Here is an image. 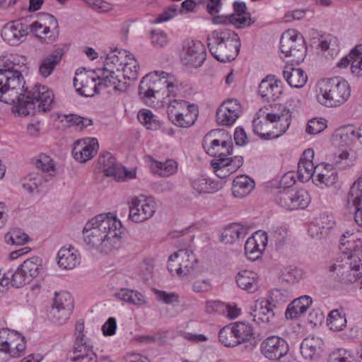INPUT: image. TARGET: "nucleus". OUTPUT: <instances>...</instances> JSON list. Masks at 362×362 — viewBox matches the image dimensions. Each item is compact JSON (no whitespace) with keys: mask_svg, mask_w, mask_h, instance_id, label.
Segmentation results:
<instances>
[{"mask_svg":"<svg viewBox=\"0 0 362 362\" xmlns=\"http://www.w3.org/2000/svg\"><path fill=\"white\" fill-rule=\"evenodd\" d=\"M26 69L25 65L12 63H6L0 69V100L15 104V111L20 115L49 111L54 102L53 91L38 84L30 89H24L25 81L23 73Z\"/></svg>","mask_w":362,"mask_h":362,"instance_id":"nucleus-1","label":"nucleus"},{"mask_svg":"<svg viewBox=\"0 0 362 362\" xmlns=\"http://www.w3.org/2000/svg\"><path fill=\"white\" fill-rule=\"evenodd\" d=\"M122 223L110 214H99L87 222L83 230V240L90 249L107 253L118 247Z\"/></svg>","mask_w":362,"mask_h":362,"instance_id":"nucleus-2","label":"nucleus"},{"mask_svg":"<svg viewBox=\"0 0 362 362\" xmlns=\"http://www.w3.org/2000/svg\"><path fill=\"white\" fill-rule=\"evenodd\" d=\"M207 40L211 54L221 62L233 61L239 54L241 45L240 38L230 29L216 30Z\"/></svg>","mask_w":362,"mask_h":362,"instance_id":"nucleus-3","label":"nucleus"},{"mask_svg":"<svg viewBox=\"0 0 362 362\" xmlns=\"http://www.w3.org/2000/svg\"><path fill=\"white\" fill-rule=\"evenodd\" d=\"M317 100L327 107H338L344 104L351 95L348 82L339 78H324L317 84Z\"/></svg>","mask_w":362,"mask_h":362,"instance_id":"nucleus-4","label":"nucleus"},{"mask_svg":"<svg viewBox=\"0 0 362 362\" xmlns=\"http://www.w3.org/2000/svg\"><path fill=\"white\" fill-rule=\"evenodd\" d=\"M292 294L285 288H275L270 292L269 298L256 303L254 310V320L258 323H271L274 319V309L284 305L291 300Z\"/></svg>","mask_w":362,"mask_h":362,"instance_id":"nucleus-5","label":"nucleus"},{"mask_svg":"<svg viewBox=\"0 0 362 362\" xmlns=\"http://www.w3.org/2000/svg\"><path fill=\"white\" fill-rule=\"evenodd\" d=\"M280 49L288 63L296 64L304 60L307 51L303 37L295 30H288L281 35Z\"/></svg>","mask_w":362,"mask_h":362,"instance_id":"nucleus-6","label":"nucleus"},{"mask_svg":"<svg viewBox=\"0 0 362 362\" xmlns=\"http://www.w3.org/2000/svg\"><path fill=\"white\" fill-rule=\"evenodd\" d=\"M165 76L161 71H155L143 77L139 86V98L148 106H155L160 93L164 94Z\"/></svg>","mask_w":362,"mask_h":362,"instance_id":"nucleus-7","label":"nucleus"},{"mask_svg":"<svg viewBox=\"0 0 362 362\" xmlns=\"http://www.w3.org/2000/svg\"><path fill=\"white\" fill-rule=\"evenodd\" d=\"M342 254L335 259L330 262L328 269L330 276L336 281L344 284L356 281L359 277V272L356 270L351 259L348 255L344 247L341 245Z\"/></svg>","mask_w":362,"mask_h":362,"instance_id":"nucleus-8","label":"nucleus"},{"mask_svg":"<svg viewBox=\"0 0 362 362\" xmlns=\"http://www.w3.org/2000/svg\"><path fill=\"white\" fill-rule=\"evenodd\" d=\"M98 70L86 71L84 68L78 69L74 78V86L76 91L82 96L91 97L98 93L102 89L100 80H98Z\"/></svg>","mask_w":362,"mask_h":362,"instance_id":"nucleus-9","label":"nucleus"},{"mask_svg":"<svg viewBox=\"0 0 362 362\" xmlns=\"http://www.w3.org/2000/svg\"><path fill=\"white\" fill-rule=\"evenodd\" d=\"M45 24L35 21L30 25V33H33L42 42H54L59 34V24L56 18L49 13H40Z\"/></svg>","mask_w":362,"mask_h":362,"instance_id":"nucleus-10","label":"nucleus"},{"mask_svg":"<svg viewBox=\"0 0 362 362\" xmlns=\"http://www.w3.org/2000/svg\"><path fill=\"white\" fill-rule=\"evenodd\" d=\"M197 259L192 252L187 250H179L168 258V269L174 272L180 277L191 274L194 269Z\"/></svg>","mask_w":362,"mask_h":362,"instance_id":"nucleus-11","label":"nucleus"},{"mask_svg":"<svg viewBox=\"0 0 362 362\" xmlns=\"http://www.w3.org/2000/svg\"><path fill=\"white\" fill-rule=\"evenodd\" d=\"M276 202L288 210H295L306 208L310 204V198L308 192L304 189L296 190L288 187L278 192Z\"/></svg>","mask_w":362,"mask_h":362,"instance_id":"nucleus-12","label":"nucleus"},{"mask_svg":"<svg viewBox=\"0 0 362 362\" xmlns=\"http://www.w3.org/2000/svg\"><path fill=\"white\" fill-rule=\"evenodd\" d=\"M74 309V300L69 293H55L49 318L54 323L62 325L69 318Z\"/></svg>","mask_w":362,"mask_h":362,"instance_id":"nucleus-13","label":"nucleus"},{"mask_svg":"<svg viewBox=\"0 0 362 362\" xmlns=\"http://www.w3.org/2000/svg\"><path fill=\"white\" fill-rule=\"evenodd\" d=\"M26 347L25 337L18 332L8 329H0V350L13 357H20Z\"/></svg>","mask_w":362,"mask_h":362,"instance_id":"nucleus-14","label":"nucleus"},{"mask_svg":"<svg viewBox=\"0 0 362 362\" xmlns=\"http://www.w3.org/2000/svg\"><path fill=\"white\" fill-rule=\"evenodd\" d=\"M156 203L150 198L134 197L129 206V219L135 223H141L151 218L156 212Z\"/></svg>","mask_w":362,"mask_h":362,"instance_id":"nucleus-15","label":"nucleus"},{"mask_svg":"<svg viewBox=\"0 0 362 362\" xmlns=\"http://www.w3.org/2000/svg\"><path fill=\"white\" fill-rule=\"evenodd\" d=\"M30 32V25L21 20L13 21L4 25L1 35L8 44L16 46L25 41Z\"/></svg>","mask_w":362,"mask_h":362,"instance_id":"nucleus-16","label":"nucleus"},{"mask_svg":"<svg viewBox=\"0 0 362 362\" xmlns=\"http://www.w3.org/2000/svg\"><path fill=\"white\" fill-rule=\"evenodd\" d=\"M342 235L340 245L345 248L348 255L351 259L356 270L359 272V277H362V241L353 233H346Z\"/></svg>","mask_w":362,"mask_h":362,"instance_id":"nucleus-17","label":"nucleus"},{"mask_svg":"<svg viewBox=\"0 0 362 362\" xmlns=\"http://www.w3.org/2000/svg\"><path fill=\"white\" fill-rule=\"evenodd\" d=\"M288 349L286 341L275 335L267 337L260 344L261 353L270 360H276L284 356Z\"/></svg>","mask_w":362,"mask_h":362,"instance_id":"nucleus-18","label":"nucleus"},{"mask_svg":"<svg viewBox=\"0 0 362 362\" xmlns=\"http://www.w3.org/2000/svg\"><path fill=\"white\" fill-rule=\"evenodd\" d=\"M206 58L205 48L200 41L187 42L183 46L181 60L187 66H200Z\"/></svg>","mask_w":362,"mask_h":362,"instance_id":"nucleus-19","label":"nucleus"},{"mask_svg":"<svg viewBox=\"0 0 362 362\" xmlns=\"http://www.w3.org/2000/svg\"><path fill=\"white\" fill-rule=\"evenodd\" d=\"M240 112V103L237 100H228L216 110V122L219 125L231 126L239 117Z\"/></svg>","mask_w":362,"mask_h":362,"instance_id":"nucleus-20","label":"nucleus"},{"mask_svg":"<svg viewBox=\"0 0 362 362\" xmlns=\"http://www.w3.org/2000/svg\"><path fill=\"white\" fill-rule=\"evenodd\" d=\"M98 149V140L95 138H86L75 143L72 154L76 160L84 163L92 158Z\"/></svg>","mask_w":362,"mask_h":362,"instance_id":"nucleus-21","label":"nucleus"},{"mask_svg":"<svg viewBox=\"0 0 362 362\" xmlns=\"http://www.w3.org/2000/svg\"><path fill=\"white\" fill-rule=\"evenodd\" d=\"M258 93L264 100L275 101L282 93L281 81L276 79L274 76H267L262 80Z\"/></svg>","mask_w":362,"mask_h":362,"instance_id":"nucleus-22","label":"nucleus"},{"mask_svg":"<svg viewBox=\"0 0 362 362\" xmlns=\"http://www.w3.org/2000/svg\"><path fill=\"white\" fill-rule=\"evenodd\" d=\"M98 164L106 176L112 177L117 180L124 178L125 168L118 164L115 158L110 153L107 152L102 156H100Z\"/></svg>","mask_w":362,"mask_h":362,"instance_id":"nucleus-23","label":"nucleus"},{"mask_svg":"<svg viewBox=\"0 0 362 362\" xmlns=\"http://www.w3.org/2000/svg\"><path fill=\"white\" fill-rule=\"evenodd\" d=\"M98 80H100L102 88L112 87L115 90L124 91L127 89V85L122 78L121 71H114L113 73L105 69H98Z\"/></svg>","mask_w":362,"mask_h":362,"instance_id":"nucleus-24","label":"nucleus"},{"mask_svg":"<svg viewBox=\"0 0 362 362\" xmlns=\"http://www.w3.org/2000/svg\"><path fill=\"white\" fill-rule=\"evenodd\" d=\"M314 151L312 148H308L304 151L298 165V173L299 179L308 180L312 177L319 168V165L315 166L313 160L314 158Z\"/></svg>","mask_w":362,"mask_h":362,"instance_id":"nucleus-25","label":"nucleus"},{"mask_svg":"<svg viewBox=\"0 0 362 362\" xmlns=\"http://www.w3.org/2000/svg\"><path fill=\"white\" fill-rule=\"evenodd\" d=\"M267 238L264 234H257L249 238L245 245V252L249 259L255 261L264 250Z\"/></svg>","mask_w":362,"mask_h":362,"instance_id":"nucleus-26","label":"nucleus"},{"mask_svg":"<svg viewBox=\"0 0 362 362\" xmlns=\"http://www.w3.org/2000/svg\"><path fill=\"white\" fill-rule=\"evenodd\" d=\"M312 302V298L308 296H303L294 299L286 310V318L291 320L298 318L307 311Z\"/></svg>","mask_w":362,"mask_h":362,"instance_id":"nucleus-27","label":"nucleus"},{"mask_svg":"<svg viewBox=\"0 0 362 362\" xmlns=\"http://www.w3.org/2000/svg\"><path fill=\"white\" fill-rule=\"evenodd\" d=\"M239 288L247 291L255 293L259 288V276L257 273L250 270H242L235 277Z\"/></svg>","mask_w":362,"mask_h":362,"instance_id":"nucleus-28","label":"nucleus"},{"mask_svg":"<svg viewBox=\"0 0 362 362\" xmlns=\"http://www.w3.org/2000/svg\"><path fill=\"white\" fill-rule=\"evenodd\" d=\"M322 344L320 337L308 336L300 344V353L305 359L313 360L319 357Z\"/></svg>","mask_w":362,"mask_h":362,"instance_id":"nucleus-29","label":"nucleus"},{"mask_svg":"<svg viewBox=\"0 0 362 362\" xmlns=\"http://www.w3.org/2000/svg\"><path fill=\"white\" fill-rule=\"evenodd\" d=\"M129 52L125 49H115L111 51L106 57L103 69L113 73L114 71H121L125 62L128 59Z\"/></svg>","mask_w":362,"mask_h":362,"instance_id":"nucleus-30","label":"nucleus"},{"mask_svg":"<svg viewBox=\"0 0 362 362\" xmlns=\"http://www.w3.org/2000/svg\"><path fill=\"white\" fill-rule=\"evenodd\" d=\"M58 264L64 269H73L80 262L77 251L71 246L62 247L57 254Z\"/></svg>","mask_w":362,"mask_h":362,"instance_id":"nucleus-31","label":"nucleus"},{"mask_svg":"<svg viewBox=\"0 0 362 362\" xmlns=\"http://www.w3.org/2000/svg\"><path fill=\"white\" fill-rule=\"evenodd\" d=\"M63 54L62 49H57L51 54L46 56L42 60L39 66L40 75L44 78L48 77L61 62Z\"/></svg>","mask_w":362,"mask_h":362,"instance_id":"nucleus-32","label":"nucleus"},{"mask_svg":"<svg viewBox=\"0 0 362 362\" xmlns=\"http://www.w3.org/2000/svg\"><path fill=\"white\" fill-rule=\"evenodd\" d=\"M255 187V182L245 175L237 176L233 182L232 192L235 197L243 198Z\"/></svg>","mask_w":362,"mask_h":362,"instance_id":"nucleus-33","label":"nucleus"},{"mask_svg":"<svg viewBox=\"0 0 362 362\" xmlns=\"http://www.w3.org/2000/svg\"><path fill=\"white\" fill-rule=\"evenodd\" d=\"M247 234L246 228L234 223L223 229L221 240L226 244H231L240 238H244Z\"/></svg>","mask_w":362,"mask_h":362,"instance_id":"nucleus-34","label":"nucleus"},{"mask_svg":"<svg viewBox=\"0 0 362 362\" xmlns=\"http://www.w3.org/2000/svg\"><path fill=\"white\" fill-rule=\"evenodd\" d=\"M283 75L288 83L293 88L303 87L308 79L306 74L301 69L287 68Z\"/></svg>","mask_w":362,"mask_h":362,"instance_id":"nucleus-35","label":"nucleus"},{"mask_svg":"<svg viewBox=\"0 0 362 362\" xmlns=\"http://www.w3.org/2000/svg\"><path fill=\"white\" fill-rule=\"evenodd\" d=\"M192 187L199 194L214 193L220 189L221 185L218 182L200 176L192 180Z\"/></svg>","mask_w":362,"mask_h":362,"instance_id":"nucleus-36","label":"nucleus"},{"mask_svg":"<svg viewBox=\"0 0 362 362\" xmlns=\"http://www.w3.org/2000/svg\"><path fill=\"white\" fill-rule=\"evenodd\" d=\"M74 356L71 358L72 362H98L97 355L93 350L92 345L74 346Z\"/></svg>","mask_w":362,"mask_h":362,"instance_id":"nucleus-37","label":"nucleus"},{"mask_svg":"<svg viewBox=\"0 0 362 362\" xmlns=\"http://www.w3.org/2000/svg\"><path fill=\"white\" fill-rule=\"evenodd\" d=\"M214 24H226L228 22L234 25L238 28H244L251 24L250 17L246 16H238L237 14H231L228 17H222L220 16H214L212 20Z\"/></svg>","mask_w":362,"mask_h":362,"instance_id":"nucleus-38","label":"nucleus"},{"mask_svg":"<svg viewBox=\"0 0 362 362\" xmlns=\"http://www.w3.org/2000/svg\"><path fill=\"white\" fill-rule=\"evenodd\" d=\"M138 69L139 64L136 59L129 54L128 59L125 60L121 69L122 78L124 80H136L138 78Z\"/></svg>","mask_w":362,"mask_h":362,"instance_id":"nucleus-39","label":"nucleus"},{"mask_svg":"<svg viewBox=\"0 0 362 362\" xmlns=\"http://www.w3.org/2000/svg\"><path fill=\"white\" fill-rule=\"evenodd\" d=\"M236 339L239 344L245 343L250 339L253 335V328L249 323L238 322L232 325Z\"/></svg>","mask_w":362,"mask_h":362,"instance_id":"nucleus-40","label":"nucleus"},{"mask_svg":"<svg viewBox=\"0 0 362 362\" xmlns=\"http://www.w3.org/2000/svg\"><path fill=\"white\" fill-rule=\"evenodd\" d=\"M42 259L35 256L25 260L21 264V267L29 276L31 280L38 276L42 269Z\"/></svg>","mask_w":362,"mask_h":362,"instance_id":"nucleus-41","label":"nucleus"},{"mask_svg":"<svg viewBox=\"0 0 362 362\" xmlns=\"http://www.w3.org/2000/svg\"><path fill=\"white\" fill-rule=\"evenodd\" d=\"M191 110L192 111H185L186 112L182 113V116L169 117V119L178 127H189L194 124L198 115L197 107H192Z\"/></svg>","mask_w":362,"mask_h":362,"instance_id":"nucleus-42","label":"nucleus"},{"mask_svg":"<svg viewBox=\"0 0 362 362\" xmlns=\"http://www.w3.org/2000/svg\"><path fill=\"white\" fill-rule=\"evenodd\" d=\"M192 107L197 106L194 104H188L185 100H173L170 102L168 107V117L182 116V113H185V111H192Z\"/></svg>","mask_w":362,"mask_h":362,"instance_id":"nucleus-43","label":"nucleus"},{"mask_svg":"<svg viewBox=\"0 0 362 362\" xmlns=\"http://www.w3.org/2000/svg\"><path fill=\"white\" fill-rule=\"evenodd\" d=\"M266 119L267 121H269L272 123L279 121L285 122V124H282V127H281V132H285L290 125L291 113L288 109H287L286 107H283L281 113H267L266 115Z\"/></svg>","mask_w":362,"mask_h":362,"instance_id":"nucleus-44","label":"nucleus"},{"mask_svg":"<svg viewBox=\"0 0 362 362\" xmlns=\"http://www.w3.org/2000/svg\"><path fill=\"white\" fill-rule=\"evenodd\" d=\"M327 321L330 329L334 331L342 330L346 325L345 315L339 312V310H332L328 315Z\"/></svg>","mask_w":362,"mask_h":362,"instance_id":"nucleus-45","label":"nucleus"},{"mask_svg":"<svg viewBox=\"0 0 362 362\" xmlns=\"http://www.w3.org/2000/svg\"><path fill=\"white\" fill-rule=\"evenodd\" d=\"M346 202L347 207L351 203L353 206L362 204V176L350 188Z\"/></svg>","mask_w":362,"mask_h":362,"instance_id":"nucleus-46","label":"nucleus"},{"mask_svg":"<svg viewBox=\"0 0 362 362\" xmlns=\"http://www.w3.org/2000/svg\"><path fill=\"white\" fill-rule=\"evenodd\" d=\"M219 341L226 346H235L239 344L232 325L223 327L218 333Z\"/></svg>","mask_w":362,"mask_h":362,"instance_id":"nucleus-47","label":"nucleus"},{"mask_svg":"<svg viewBox=\"0 0 362 362\" xmlns=\"http://www.w3.org/2000/svg\"><path fill=\"white\" fill-rule=\"evenodd\" d=\"M137 117L139 122L148 129L156 130L160 127L159 120L156 119L152 112L148 110H140Z\"/></svg>","mask_w":362,"mask_h":362,"instance_id":"nucleus-48","label":"nucleus"},{"mask_svg":"<svg viewBox=\"0 0 362 362\" xmlns=\"http://www.w3.org/2000/svg\"><path fill=\"white\" fill-rule=\"evenodd\" d=\"M325 173H317L316 180L327 186L332 185L335 183L337 178V173L333 168L332 164H325Z\"/></svg>","mask_w":362,"mask_h":362,"instance_id":"nucleus-49","label":"nucleus"},{"mask_svg":"<svg viewBox=\"0 0 362 362\" xmlns=\"http://www.w3.org/2000/svg\"><path fill=\"white\" fill-rule=\"evenodd\" d=\"M35 165L37 168L40 169L43 173H48L49 177L55 175L56 168L53 160L47 155H40L36 160Z\"/></svg>","mask_w":362,"mask_h":362,"instance_id":"nucleus-50","label":"nucleus"},{"mask_svg":"<svg viewBox=\"0 0 362 362\" xmlns=\"http://www.w3.org/2000/svg\"><path fill=\"white\" fill-rule=\"evenodd\" d=\"M30 281L32 280L21 265L13 274H11V283L16 288L23 287Z\"/></svg>","mask_w":362,"mask_h":362,"instance_id":"nucleus-51","label":"nucleus"},{"mask_svg":"<svg viewBox=\"0 0 362 362\" xmlns=\"http://www.w3.org/2000/svg\"><path fill=\"white\" fill-rule=\"evenodd\" d=\"M161 74L165 76L166 83L164 85V93H167V96L175 97L179 90L178 83L173 75L168 74L165 71H161Z\"/></svg>","mask_w":362,"mask_h":362,"instance_id":"nucleus-52","label":"nucleus"},{"mask_svg":"<svg viewBox=\"0 0 362 362\" xmlns=\"http://www.w3.org/2000/svg\"><path fill=\"white\" fill-rule=\"evenodd\" d=\"M158 168L160 170L159 174L163 177H168L175 173L177 163L173 160H167L165 163H157Z\"/></svg>","mask_w":362,"mask_h":362,"instance_id":"nucleus-53","label":"nucleus"},{"mask_svg":"<svg viewBox=\"0 0 362 362\" xmlns=\"http://www.w3.org/2000/svg\"><path fill=\"white\" fill-rule=\"evenodd\" d=\"M199 2L204 4L208 13L214 16H216L223 6L221 0H199Z\"/></svg>","mask_w":362,"mask_h":362,"instance_id":"nucleus-54","label":"nucleus"},{"mask_svg":"<svg viewBox=\"0 0 362 362\" xmlns=\"http://www.w3.org/2000/svg\"><path fill=\"white\" fill-rule=\"evenodd\" d=\"M155 294L158 300L165 304L179 303V296L175 293H167L160 290H155Z\"/></svg>","mask_w":362,"mask_h":362,"instance_id":"nucleus-55","label":"nucleus"},{"mask_svg":"<svg viewBox=\"0 0 362 362\" xmlns=\"http://www.w3.org/2000/svg\"><path fill=\"white\" fill-rule=\"evenodd\" d=\"M326 127L325 122L314 118L309 120L305 130L309 134H317L322 132Z\"/></svg>","mask_w":362,"mask_h":362,"instance_id":"nucleus-56","label":"nucleus"},{"mask_svg":"<svg viewBox=\"0 0 362 362\" xmlns=\"http://www.w3.org/2000/svg\"><path fill=\"white\" fill-rule=\"evenodd\" d=\"M84 323L83 321H78L75 326L76 341L74 346H78L81 344L84 346L90 345L89 342L84 339Z\"/></svg>","mask_w":362,"mask_h":362,"instance_id":"nucleus-57","label":"nucleus"},{"mask_svg":"<svg viewBox=\"0 0 362 362\" xmlns=\"http://www.w3.org/2000/svg\"><path fill=\"white\" fill-rule=\"evenodd\" d=\"M177 8L175 5H172L165 8L158 17L154 20V23H160L168 21L177 15Z\"/></svg>","mask_w":362,"mask_h":362,"instance_id":"nucleus-58","label":"nucleus"},{"mask_svg":"<svg viewBox=\"0 0 362 362\" xmlns=\"http://www.w3.org/2000/svg\"><path fill=\"white\" fill-rule=\"evenodd\" d=\"M349 356L350 354L347 351L340 349L329 355L327 362H352Z\"/></svg>","mask_w":362,"mask_h":362,"instance_id":"nucleus-59","label":"nucleus"},{"mask_svg":"<svg viewBox=\"0 0 362 362\" xmlns=\"http://www.w3.org/2000/svg\"><path fill=\"white\" fill-rule=\"evenodd\" d=\"M349 135H351L354 137H356L358 141L362 144V125L359 127L357 131L350 129V130H341L337 132L334 135V138L336 139H341L345 141L346 138L349 136Z\"/></svg>","mask_w":362,"mask_h":362,"instance_id":"nucleus-60","label":"nucleus"},{"mask_svg":"<svg viewBox=\"0 0 362 362\" xmlns=\"http://www.w3.org/2000/svg\"><path fill=\"white\" fill-rule=\"evenodd\" d=\"M42 183V177L40 175H36L35 176L30 175L29 182L23 185V188L28 191L30 193L34 192L37 189L38 186Z\"/></svg>","mask_w":362,"mask_h":362,"instance_id":"nucleus-61","label":"nucleus"},{"mask_svg":"<svg viewBox=\"0 0 362 362\" xmlns=\"http://www.w3.org/2000/svg\"><path fill=\"white\" fill-rule=\"evenodd\" d=\"M151 42L155 46L162 47L167 43V36L163 31H153Z\"/></svg>","mask_w":362,"mask_h":362,"instance_id":"nucleus-62","label":"nucleus"},{"mask_svg":"<svg viewBox=\"0 0 362 362\" xmlns=\"http://www.w3.org/2000/svg\"><path fill=\"white\" fill-rule=\"evenodd\" d=\"M229 158L226 157L224 152H221L217 158L213 159L211 165L213 168H228Z\"/></svg>","mask_w":362,"mask_h":362,"instance_id":"nucleus-63","label":"nucleus"},{"mask_svg":"<svg viewBox=\"0 0 362 362\" xmlns=\"http://www.w3.org/2000/svg\"><path fill=\"white\" fill-rule=\"evenodd\" d=\"M117 329L116 320L114 317H110L103 325L102 330L105 336H112L115 333Z\"/></svg>","mask_w":362,"mask_h":362,"instance_id":"nucleus-64","label":"nucleus"}]
</instances>
